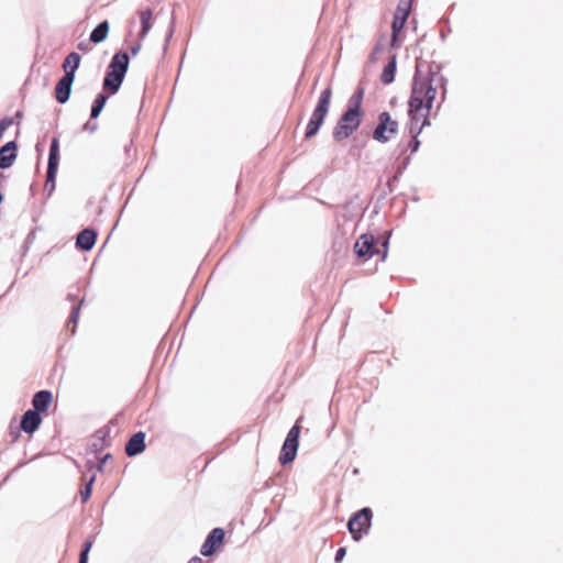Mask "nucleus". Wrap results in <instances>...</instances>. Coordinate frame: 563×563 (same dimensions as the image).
Returning <instances> with one entry per match:
<instances>
[{"label": "nucleus", "mask_w": 563, "mask_h": 563, "mask_svg": "<svg viewBox=\"0 0 563 563\" xmlns=\"http://www.w3.org/2000/svg\"><path fill=\"white\" fill-rule=\"evenodd\" d=\"M437 95L433 86V75L416 76L413 78L411 93L408 101V115L410 119V132L418 133L429 124L428 118Z\"/></svg>", "instance_id": "1"}, {"label": "nucleus", "mask_w": 563, "mask_h": 563, "mask_svg": "<svg viewBox=\"0 0 563 563\" xmlns=\"http://www.w3.org/2000/svg\"><path fill=\"white\" fill-rule=\"evenodd\" d=\"M364 93V88L358 87L350 97L346 111L341 115L333 129L334 140L343 141L347 139L361 125L364 115L362 110Z\"/></svg>", "instance_id": "2"}, {"label": "nucleus", "mask_w": 563, "mask_h": 563, "mask_svg": "<svg viewBox=\"0 0 563 563\" xmlns=\"http://www.w3.org/2000/svg\"><path fill=\"white\" fill-rule=\"evenodd\" d=\"M332 98V89L331 87H327L320 95L319 100L317 102V106L311 114V118L307 124L305 139H311L313 137L320 126L322 125L324 118L327 117L329 109H330V102Z\"/></svg>", "instance_id": "3"}, {"label": "nucleus", "mask_w": 563, "mask_h": 563, "mask_svg": "<svg viewBox=\"0 0 563 563\" xmlns=\"http://www.w3.org/2000/svg\"><path fill=\"white\" fill-rule=\"evenodd\" d=\"M412 4L413 0H399L397 8L394 12L390 38V46L394 48L400 47L404 41L402 31L411 13Z\"/></svg>", "instance_id": "4"}, {"label": "nucleus", "mask_w": 563, "mask_h": 563, "mask_svg": "<svg viewBox=\"0 0 563 563\" xmlns=\"http://www.w3.org/2000/svg\"><path fill=\"white\" fill-rule=\"evenodd\" d=\"M398 122L391 118L389 112L384 111L378 115V122L373 132V139L379 143H386L398 133Z\"/></svg>", "instance_id": "5"}, {"label": "nucleus", "mask_w": 563, "mask_h": 563, "mask_svg": "<svg viewBox=\"0 0 563 563\" xmlns=\"http://www.w3.org/2000/svg\"><path fill=\"white\" fill-rule=\"evenodd\" d=\"M373 511L365 507L354 514L347 522L349 531L355 541L366 534L371 528Z\"/></svg>", "instance_id": "6"}, {"label": "nucleus", "mask_w": 563, "mask_h": 563, "mask_svg": "<svg viewBox=\"0 0 563 563\" xmlns=\"http://www.w3.org/2000/svg\"><path fill=\"white\" fill-rule=\"evenodd\" d=\"M225 532L222 528H214L210 531L201 545V554L203 556H211L223 544Z\"/></svg>", "instance_id": "7"}, {"label": "nucleus", "mask_w": 563, "mask_h": 563, "mask_svg": "<svg viewBox=\"0 0 563 563\" xmlns=\"http://www.w3.org/2000/svg\"><path fill=\"white\" fill-rule=\"evenodd\" d=\"M354 251L362 258H369L379 252L375 249V240L371 234H362L354 244Z\"/></svg>", "instance_id": "8"}, {"label": "nucleus", "mask_w": 563, "mask_h": 563, "mask_svg": "<svg viewBox=\"0 0 563 563\" xmlns=\"http://www.w3.org/2000/svg\"><path fill=\"white\" fill-rule=\"evenodd\" d=\"M58 140L54 137L49 147V156H48V165H47V174H46V185L52 183V186H54L55 177L58 168Z\"/></svg>", "instance_id": "9"}, {"label": "nucleus", "mask_w": 563, "mask_h": 563, "mask_svg": "<svg viewBox=\"0 0 563 563\" xmlns=\"http://www.w3.org/2000/svg\"><path fill=\"white\" fill-rule=\"evenodd\" d=\"M41 423V415L34 410H27L22 416L20 428L25 433L32 434L40 428Z\"/></svg>", "instance_id": "10"}, {"label": "nucleus", "mask_w": 563, "mask_h": 563, "mask_svg": "<svg viewBox=\"0 0 563 563\" xmlns=\"http://www.w3.org/2000/svg\"><path fill=\"white\" fill-rule=\"evenodd\" d=\"M75 78L63 76L55 87V98L59 103H65L70 96L71 86Z\"/></svg>", "instance_id": "11"}, {"label": "nucleus", "mask_w": 563, "mask_h": 563, "mask_svg": "<svg viewBox=\"0 0 563 563\" xmlns=\"http://www.w3.org/2000/svg\"><path fill=\"white\" fill-rule=\"evenodd\" d=\"M145 450V433L137 432L133 434L125 444V453L129 456H134Z\"/></svg>", "instance_id": "12"}, {"label": "nucleus", "mask_w": 563, "mask_h": 563, "mask_svg": "<svg viewBox=\"0 0 563 563\" xmlns=\"http://www.w3.org/2000/svg\"><path fill=\"white\" fill-rule=\"evenodd\" d=\"M129 67V55L125 52H118L113 55L108 69H110L112 73H117L121 75L122 77L125 76V73Z\"/></svg>", "instance_id": "13"}, {"label": "nucleus", "mask_w": 563, "mask_h": 563, "mask_svg": "<svg viewBox=\"0 0 563 563\" xmlns=\"http://www.w3.org/2000/svg\"><path fill=\"white\" fill-rule=\"evenodd\" d=\"M16 158V144L11 141L0 148V168H9Z\"/></svg>", "instance_id": "14"}, {"label": "nucleus", "mask_w": 563, "mask_h": 563, "mask_svg": "<svg viewBox=\"0 0 563 563\" xmlns=\"http://www.w3.org/2000/svg\"><path fill=\"white\" fill-rule=\"evenodd\" d=\"M53 400V395L49 390H41L37 391L32 399V405L34 407V411L44 413L47 411Z\"/></svg>", "instance_id": "15"}, {"label": "nucleus", "mask_w": 563, "mask_h": 563, "mask_svg": "<svg viewBox=\"0 0 563 563\" xmlns=\"http://www.w3.org/2000/svg\"><path fill=\"white\" fill-rule=\"evenodd\" d=\"M96 238L97 234L93 230L85 229L78 234L76 245L81 250L89 251L93 247Z\"/></svg>", "instance_id": "16"}, {"label": "nucleus", "mask_w": 563, "mask_h": 563, "mask_svg": "<svg viewBox=\"0 0 563 563\" xmlns=\"http://www.w3.org/2000/svg\"><path fill=\"white\" fill-rule=\"evenodd\" d=\"M123 79L124 77H122L121 75L112 73L110 69H107L106 77L103 80V89L113 95L119 90Z\"/></svg>", "instance_id": "17"}, {"label": "nucleus", "mask_w": 563, "mask_h": 563, "mask_svg": "<svg viewBox=\"0 0 563 563\" xmlns=\"http://www.w3.org/2000/svg\"><path fill=\"white\" fill-rule=\"evenodd\" d=\"M80 60L81 57L78 53H69L63 63V70L65 73L64 76H70L71 78H75V73L80 65Z\"/></svg>", "instance_id": "18"}, {"label": "nucleus", "mask_w": 563, "mask_h": 563, "mask_svg": "<svg viewBox=\"0 0 563 563\" xmlns=\"http://www.w3.org/2000/svg\"><path fill=\"white\" fill-rule=\"evenodd\" d=\"M139 16L141 21V31L139 33V37L144 40L152 29L153 21V11L151 9H143L139 11Z\"/></svg>", "instance_id": "19"}, {"label": "nucleus", "mask_w": 563, "mask_h": 563, "mask_svg": "<svg viewBox=\"0 0 563 563\" xmlns=\"http://www.w3.org/2000/svg\"><path fill=\"white\" fill-rule=\"evenodd\" d=\"M110 25L108 21H103L90 33V41L95 44L103 42L109 34Z\"/></svg>", "instance_id": "20"}, {"label": "nucleus", "mask_w": 563, "mask_h": 563, "mask_svg": "<svg viewBox=\"0 0 563 563\" xmlns=\"http://www.w3.org/2000/svg\"><path fill=\"white\" fill-rule=\"evenodd\" d=\"M396 74V56L394 55L388 64L384 67L380 75V80L385 85H389L394 81Z\"/></svg>", "instance_id": "21"}, {"label": "nucleus", "mask_w": 563, "mask_h": 563, "mask_svg": "<svg viewBox=\"0 0 563 563\" xmlns=\"http://www.w3.org/2000/svg\"><path fill=\"white\" fill-rule=\"evenodd\" d=\"M297 455V449L294 446H290V444L285 443L283 444L282 452L279 455V462L282 465H286L295 460Z\"/></svg>", "instance_id": "22"}, {"label": "nucleus", "mask_w": 563, "mask_h": 563, "mask_svg": "<svg viewBox=\"0 0 563 563\" xmlns=\"http://www.w3.org/2000/svg\"><path fill=\"white\" fill-rule=\"evenodd\" d=\"M299 420H297L296 424L289 430L287 437H286V440H285V443H288L290 444V446H294L295 449L298 450V445H299V435H300V431H301V427L299 426Z\"/></svg>", "instance_id": "23"}, {"label": "nucleus", "mask_w": 563, "mask_h": 563, "mask_svg": "<svg viewBox=\"0 0 563 563\" xmlns=\"http://www.w3.org/2000/svg\"><path fill=\"white\" fill-rule=\"evenodd\" d=\"M107 100H108V97L104 93H99L96 97V99H95V101L92 103V107H91V114L90 115H91L92 119H96L100 114V112L102 111Z\"/></svg>", "instance_id": "24"}, {"label": "nucleus", "mask_w": 563, "mask_h": 563, "mask_svg": "<svg viewBox=\"0 0 563 563\" xmlns=\"http://www.w3.org/2000/svg\"><path fill=\"white\" fill-rule=\"evenodd\" d=\"M95 482V478L92 477L85 486V488L80 489V497H81V501L82 503H86L89 498H90V495H91V487H92V484Z\"/></svg>", "instance_id": "25"}, {"label": "nucleus", "mask_w": 563, "mask_h": 563, "mask_svg": "<svg viewBox=\"0 0 563 563\" xmlns=\"http://www.w3.org/2000/svg\"><path fill=\"white\" fill-rule=\"evenodd\" d=\"M91 547H92V541L91 540H87L84 543V548H82V551L80 553V558H79V562L78 563H87V561H88V553H89Z\"/></svg>", "instance_id": "26"}, {"label": "nucleus", "mask_w": 563, "mask_h": 563, "mask_svg": "<svg viewBox=\"0 0 563 563\" xmlns=\"http://www.w3.org/2000/svg\"><path fill=\"white\" fill-rule=\"evenodd\" d=\"M13 118H4L0 121V139L2 137L3 133L13 124Z\"/></svg>", "instance_id": "27"}, {"label": "nucleus", "mask_w": 563, "mask_h": 563, "mask_svg": "<svg viewBox=\"0 0 563 563\" xmlns=\"http://www.w3.org/2000/svg\"><path fill=\"white\" fill-rule=\"evenodd\" d=\"M346 553V550L344 548H340L335 553V561H341Z\"/></svg>", "instance_id": "28"}, {"label": "nucleus", "mask_w": 563, "mask_h": 563, "mask_svg": "<svg viewBox=\"0 0 563 563\" xmlns=\"http://www.w3.org/2000/svg\"><path fill=\"white\" fill-rule=\"evenodd\" d=\"M78 314H79V308L76 307L73 309L71 311V314H70V320L76 324L77 322V319H78Z\"/></svg>", "instance_id": "29"}, {"label": "nucleus", "mask_w": 563, "mask_h": 563, "mask_svg": "<svg viewBox=\"0 0 563 563\" xmlns=\"http://www.w3.org/2000/svg\"><path fill=\"white\" fill-rule=\"evenodd\" d=\"M141 47H142L141 43H136L135 45H133L131 47L132 55L135 56L140 52Z\"/></svg>", "instance_id": "30"}, {"label": "nucleus", "mask_w": 563, "mask_h": 563, "mask_svg": "<svg viewBox=\"0 0 563 563\" xmlns=\"http://www.w3.org/2000/svg\"><path fill=\"white\" fill-rule=\"evenodd\" d=\"M188 563H203V561L199 556H194L188 561Z\"/></svg>", "instance_id": "31"}, {"label": "nucleus", "mask_w": 563, "mask_h": 563, "mask_svg": "<svg viewBox=\"0 0 563 563\" xmlns=\"http://www.w3.org/2000/svg\"><path fill=\"white\" fill-rule=\"evenodd\" d=\"M78 48H79L80 51H87V49H88L87 45H85L84 43H79V44H78Z\"/></svg>", "instance_id": "32"}, {"label": "nucleus", "mask_w": 563, "mask_h": 563, "mask_svg": "<svg viewBox=\"0 0 563 563\" xmlns=\"http://www.w3.org/2000/svg\"><path fill=\"white\" fill-rule=\"evenodd\" d=\"M387 244H388V243H387V241H385V242L383 243V246H384V249H385V250H384L383 258L386 256V253H387Z\"/></svg>", "instance_id": "33"}, {"label": "nucleus", "mask_w": 563, "mask_h": 563, "mask_svg": "<svg viewBox=\"0 0 563 563\" xmlns=\"http://www.w3.org/2000/svg\"><path fill=\"white\" fill-rule=\"evenodd\" d=\"M379 51H380V47H379L378 45H376V46L374 47V49H373V54H372V56H373V55H375L376 53H378Z\"/></svg>", "instance_id": "34"}, {"label": "nucleus", "mask_w": 563, "mask_h": 563, "mask_svg": "<svg viewBox=\"0 0 563 563\" xmlns=\"http://www.w3.org/2000/svg\"><path fill=\"white\" fill-rule=\"evenodd\" d=\"M21 117H22V112L18 111V112L15 113V118L18 119V121L21 119Z\"/></svg>", "instance_id": "35"}]
</instances>
